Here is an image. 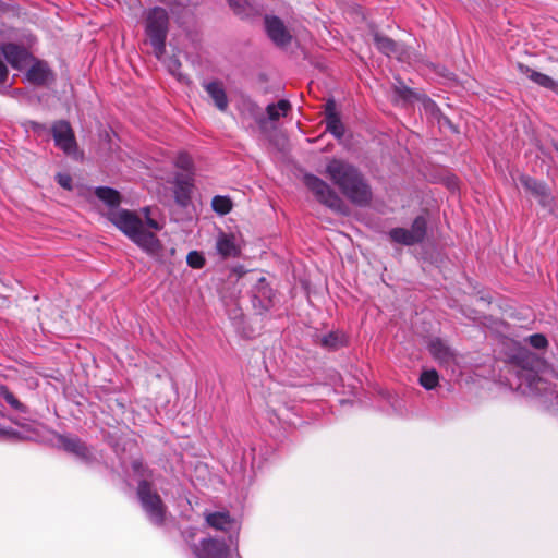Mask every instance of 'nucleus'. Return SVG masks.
I'll use <instances>...</instances> for the list:
<instances>
[{
	"label": "nucleus",
	"instance_id": "nucleus-15",
	"mask_svg": "<svg viewBox=\"0 0 558 558\" xmlns=\"http://www.w3.org/2000/svg\"><path fill=\"white\" fill-rule=\"evenodd\" d=\"M197 558H230V547L223 539L213 537L203 538L199 547L195 546Z\"/></svg>",
	"mask_w": 558,
	"mask_h": 558
},
{
	"label": "nucleus",
	"instance_id": "nucleus-17",
	"mask_svg": "<svg viewBox=\"0 0 558 558\" xmlns=\"http://www.w3.org/2000/svg\"><path fill=\"white\" fill-rule=\"evenodd\" d=\"M193 181L191 175L182 173H178L174 178V201L182 208H186L192 202Z\"/></svg>",
	"mask_w": 558,
	"mask_h": 558
},
{
	"label": "nucleus",
	"instance_id": "nucleus-19",
	"mask_svg": "<svg viewBox=\"0 0 558 558\" xmlns=\"http://www.w3.org/2000/svg\"><path fill=\"white\" fill-rule=\"evenodd\" d=\"M518 71L525 75L529 80H531L533 83L537 84L538 86L549 89L553 93H555L558 96V82L551 78L550 76L541 73L538 71L533 70L529 65L524 63H518L517 65Z\"/></svg>",
	"mask_w": 558,
	"mask_h": 558
},
{
	"label": "nucleus",
	"instance_id": "nucleus-22",
	"mask_svg": "<svg viewBox=\"0 0 558 558\" xmlns=\"http://www.w3.org/2000/svg\"><path fill=\"white\" fill-rule=\"evenodd\" d=\"M203 86L207 92L208 96L213 99L215 106L220 111L227 110L229 101L222 82L215 80L205 83Z\"/></svg>",
	"mask_w": 558,
	"mask_h": 558
},
{
	"label": "nucleus",
	"instance_id": "nucleus-20",
	"mask_svg": "<svg viewBox=\"0 0 558 558\" xmlns=\"http://www.w3.org/2000/svg\"><path fill=\"white\" fill-rule=\"evenodd\" d=\"M519 182L525 191L530 192L543 206H545V199L549 197V191L546 183L526 174H521L519 177Z\"/></svg>",
	"mask_w": 558,
	"mask_h": 558
},
{
	"label": "nucleus",
	"instance_id": "nucleus-39",
	"mask_svg": "<svg viewBox=\"0 0 558 558\" xmlns=\"http://www.w3.org/2000/svg\"><path fill=\"white\" fill-rule=\"evenodd\" d=\"M131 468L134 473H136L141 476H145L146 473L148 472V469L144 465V463L141 459L133 460L131 463Z\"/></svg>",
	"mask_w": 558,
	"mask_h": 558
},
{
	"label": "nucleus",
	"instance_id": "nucleus-21",
	"mask_svg": "<svg viewBox=\"0 0 558 558\" xmlns=\"http://www.w3.org/2000/svg\"><path fill=\"white\" fill-rule=\"evenodd\" d=\"M373 39L377 50L387 57H397L403 53V49L399 43L379 32L373 34Z\"/></svg>",
	"mask_w": 558,
	"mask_h": 558
},
{
	"label": "nucleus",
	"instance_id": "nucleus-27",
	"mask_svg": "<svg viewBox=\"0 0 558 558\" xmlns=\"http://www.w3.org/2000/svg\"><path fill=\"white\" fill-rule=\"evenodd\" d=\"M232 12L241 20H248L258 14L254 5L247 0H227Z\"/></svg>",
	"mask_w": 558,
	"mask_h": 558
},
{
	"label": "nucleus",
	"instance_id": "nucleus-37",
	"mask_svg": "<svg viewBox=\"0 0 558 558\" xmlns=\"http://www.w3.org/2000/svg\"><path fill=\"white\" fill-rule=\"evenodd\" d=\"M425 110L430 113V116L435 120H440V118L445 114L439 106L432 99H428V101L424 105Z\"/></svg>",
	"mask_w": 558,
	"mask_h": 558
},
{
	"label": "nucleus",
	"instance_id": "nucleus-30",
	"mask_svg": "<svg viewBox=\"0 0 558 558\" xmlns=\"http://www.w3.org/2000/svg\"><path fill=\"white\" fill-rule=\"evenodd\" d=\"M418 383L426 390H432V389L436 388V386L439 383L438 372L434 368L423 371L421 373Z\"/></svg>",
	"mask_w": 558,
	"mask_h": 558
},
{
	"label": "nucleus",
	"instance_id": "nucleus-6",
	"mask_svg": "<svg viewBox=\"0 0 558 558\" xmlns=\"http://www.w3.org/2000/svg\"><path fill=\"white\" fill-rule=\"evenodd\" d=\"M302 181L303 184L314 194L318 203L330 208L335 213L342 215L348 214L349 209L343 199L323 179L313 173H305Z\"/></svg>",
	"mask_w": 558,
	"mask_h": 558
},
{
	"label": "nucleus",
	"instance_id": "nucleus-10",
	"mask_svg": "<svg viewBox=\"0 0 558 558\" xmlns=\"http://www.w3.org/2000/svg\"><path fill=\"white\" fill-rule=\"evenodd\" d=\"M0 50L7 63L14 70L23 71L34 59L32 51L23 44L7 41L0 43Z\"/></svg>",
	"mask_w": 558,
	"mask_h": 558
},
{
	"label": "nucleus",
	"instance_id": "nucleus-16",
	"mask_svg": "<svg viewBox=\"0 0 558 558\" xmlns=\"http://www.w3.org/2000/svg\"><path fill=\"white\" fill-rule=\"evenodd\" d=\"M326 130L337 140H341L345 133V126L341 121L340 113L337 111V104L333 98L327 99L325 104Z\"/></svg>",
	"mask_w": 558,
	"mask_h": 558
},
{
	"label": "nucleus",
	"instance_id": "nucleus-25",
	"mask_svg": "<svg viewBox=\"0 0 558 558\" xmlns=\"http://www.w3.org/2000/svg\"><path fill=\"white\" fill-rule=\"evenodd\" d=\"M233 522L234 520L231 518L228 511H215L206 515V523L210 527L219 531H229Z\"/></svg>",
	"mask_w": 558,
	"mask_h": 558
},
{
	"label": "nucleus",
	"instance_id": "nucleus-28",
	"mask_svg": "<svg viewBox=\"0 0 558 558\" xmlns=\"http://www.w3.org/2000/svg\"><path fill=\"white\" fill-rule=\"evenodd\" d=\"M0 397L15 411L27 413L28 408L22 403L5 385H0Z\"/></svg>",
	"mask_w": 558,
	"mask_h": 558
},
{
	"label": "nucleus",
	"instance_id": "nucleus-24",
	"mask_svg": "<svg viewBox=\"0 0 558 558\" xmlns=\"http://www.w3.org/2000/svg\"><path fill=\"white\" fill-rule=\"evenodd\" d=\"M427 348L432 356L440 363H448L453 359L451 349L439 337L432 338Z\"/></svg>",
	"mask_w": 558,
	"mask_h": 558
},
{
	"label": "nucleus",
	"instance_id": "nucleus-32",
	"mask_svg": "<svg viewBox=\"0 0 558 558\" xmlns=\"http://www.w3.org/2000/svg\"><path fill=\"white\" fill-rule=\"evenodd\" d=\"M186 264L191 268L202 269L206 264V259L202 252L191 251L186 256Z\"/></svg>",
	"mask_w": 558,
	"mask_h": 558
},
{
	"label": "nucleus",
	"instance_id": "nucleus-34",
	"mask_svg": "<svg viewBox=\"0 0 558 558\" xmlns=\"http://www.w3.org/2000/svg\"><path fill=\"white\" fill-rule=\"evenodd\" d=\"M27 125L29 130L36 134L37 136H46L47 140L49 138V135L51 134V129H49L46 124L37 122V121H28Z\"/></svg>",
	"mask_w": 558,
	"mask_h": 558
},
{
	"label": "nucleus",
	"instance_id": "nucleus-2",
	"mask_svg": "<svg viewBox=\"0 0 558 558\" xmlns=\"http://www.w3.org/2000/svg\"><path fill=\"white\" fill-rule=\"evenodd\" d=\"M324 174L353 205L366 207L371 204L372 187L362 171L353 163L333 157L328 160Z\"/></svg>",
	"mask_w": 558,
	"mask_h": 558
},
{
	"label": "nucleus",
	"instance_id": "nucleus-38",
	"mask_svg": "<svg viewBox=\"0 0 558 558\" xmlns=\"http://www.w3.org/2000/svg\"><path fill=\"white\" fill-rule=\"evenodd\" d=\"M177 167L185 170V171H189L192 169L193 167V161L192 159L190 158L189 155L186 154H181L179 157H178V160H177Z\"/></svg>",
	"mask_w": 558,
	"mask_h": 558
},
{
	"label": "nucleus",
	"instance_id": "nucleus-41",
	"mask_svg": "<svg viewBox=\"0 0 558 558\" xmlns=\"http://www.w3.org/2000/svg\"><path fill=\"white\" fill-rule=\"evenodd\" d=\"M438 124L442 126H447L452 133H459V129L456 124L452 123L449 117L444 114L440 120H438Z\"/></svg>",
	"mask_w": 558,
	"mask_h": 558
},
{
	"label": "nucleus",
	"instance_id": "nucleus-43",
	"mask_svg": "<svg viewBox=\"0 0 558 558\" xmlns=\"http://www.w3.org/2000/svg\"><path fill=\"white\" fill-rule=\"evenodd\" d=\"M8 4L0 0V12H5Z\"/></svg>",
	"mask_w": 558,
	"mask_h": 558
},
{
	"label": "nucleus",
	"instance_id": "nucleus-31",
	"mask_svg": "<svg viewBox=\"0 0 558 558\" xmlns=\"http://www.w3.org/2000/svg\"><path fill=\"white\" fill-rule=\"evenodd\" d=\"M181 65V61L177 57H171L168 61V70L170 74L175 76L180 83L190 84V77L180 72Z\"/></svg>",
	"mask_w": 558,
	"mask_h": 558
},
{
	"label": "nucleus",
	"instance_id": "nucleus-14",
	"mask_svg": "<svg viewBox=\"0 0 558 558\" xmlns=\"http://www.w3.org/2000/svg\"><path fill=\"white\" fill-rule=\"evenodd\" d=\"M265 31L269 39L278 47H286L292 40V35L283 21L276 15H265Z\"/></svg>",
	"mask_w": 558,
	"mask_h": 558
},
{
	"label": "nucleus",
	"instance_id": "nucleus-7",
	"mask_svg": "<svg viewBox=\"0 0 558 558\" xmlns=\"http://www.w3.org/2000/svg\"><path fill=\"white\" fill-rule=\"evenodd\" d=\"M428 220L425 215H418L411 223V228L396 227L389 230L388 236L391 242L404 246L421 244L427 238Z\"/></svg>",
	"mask_w": 558,
	"mask_h": 558
},
{
	"label": "nucleus",
	"instance_id": "nucleus-9",
	"mask_svg": "<svg viewBox=\"0 0 558 558\" xmlns=\"http://www.w3.org/2000/svg\"><path fill=\"white\" fill-rule=\"evenodd\" d=\"M251 302L256 314L264 315L276 303V291L265 277H259L251 289Z\"/></svg>",
	"mask_w": 558,
	"mask_h": 558
},
{
	"label": "nucleus",
	"instance_id": "nucleus-11",
	"mask_svg": "<svg viewBox=\"0 0 558 558\" xmlns=\"http://www.w3.org/2000/svg\"><path fill=\"white\" fill-rule=\"evenodd\" d=\"M25 77L34 86L49 87L57 81V75L49 66L46 60L38 59L34 56L31 60Z\"/></svg>",
	"mask_w": 558,
	"mask_h": 558
},
{
	"label": "nucleus",
	"instance_id": "nucleus-13",
	"mask_svg": "<svg viewBox=\"0 0 558 558\" xmlns=\"http://www.w3.org/2000/svg\"><path fill=\"white\" fill-rule=\"evenodd\" d=\"M11 422L20 426L22 429H15L11 426L0 425V441L17 444L33 439V435L37 436L38 432L31 424L22 423L16 418H11Z\"/></svg>",
	"mask_w": 558,
	"mask_h": 558
},
{
	"label": "nucleus",
	"instance_id": "nucleus-33",
	"mask_svg": "<svg viewBox=\"0 0 558 558\" xmlns=\"http://www.w3.org/2000/svg\"><path fill=\"white\" fill-rule=\"evenodd\" d=\"M393 92L403 100H411L415 96V92L407 86L401 80H398V85L393 86Z\"/></svg>",
	"mask_w": 558,
	"mask_h": 558
},
{
	"label": "nucleus",
	"instance_id": "nucleus-36",
	"mask_svg": "<svg viewBox=\"0 0 558 558\" xmlns=\"http://www.w3.org/2000/svg\"><path fill=\"white\" fill-rule=\"evenodd\" d=\"M56 181L57 183L63 187L64 190L66 191H73L74 186H73V179L72 177L69 174V173H61V172H58L56 174Z\"/></svg>",
	"mask_w": 558,
	"mask_h": 558
},
{
	"label": "nucleus",
	"instance_id": "nucleus-8",
	"mask_svg": "<svg viewBox=\"0 0 558 558\" xmlns=\"http://www.w3.org/2000/svg\"><path fill=\"white\" fill-rule=\"evenodd\" d=\"M57 440L56 447L70 453L86 464L93 463L96 458L92 449L76 435L60 434L53 432Z\"/></svg>",
	"mask_w": 558,
	"mask_h": 558
},
{
	"label": "nucleus",
	"instance_id": "nucleus-29",
	"mask_svg": "<svg viewBox=\"0 0 558 558\" xmlns=\"http://www.w3.org/2000/svg\"><path fill=\"white\" fill-rule=\"evenodd\" d=\"M232 201L229 196L216 195L211 201V208L215 213L223 216L231 211Z\"/></svg>",
	"mask_w": 558,
	"mask_h": 558
},
{
	"label": "nucleus",
	"instance_id": "nucleus-4",
	"mask_svg": "<svg viewBox=\"0 0 558 558\" xmlns=\"http://www.w3.org/2000/svg\"><path fill=\"white\" fill-rule=\"evenodd\" d=\"M170 17L162 7L150 8L145 16V34L157 58L166 52Z\"/></svg>",
	"mask_w": 558,
	"mask_h": 558
},
{
	"label": "nucleus",
	"instance_id": "nucleus-5",
	"mask_svg": "<svg viewBox=\"0 0 558 558\" xmlns=\"http://www.w3.org/2000/svg\"><path fill=\"white\" fill-rule=\"evenodd\" d=\"M136 496L149 522L157 527L163 526L167 520L168 507L158 492L154 489L153 483L147 478L140 480Z\"/></svg>",
	"mask_w": 558,
	"mask_h": 558
},
{
	"label": "nucleus",
	"instance_id": "nucleus-44",
	"mask_svg": "<svg viewBox=\"0 0 558 558\" xmlns=\"http://www.w3.org/2000/svg\"><path fill=\"white\" fill-rule=\"evenodd\" d=\"M170 253L173 255L175 253V248H171Z\"/></svg>",
	"mask_w": 558,
	"mask_h": 558
},
{
	"label": "nucleus",
	"instance_id": "nucleus-3",
	"mask_svg": "<svg viewBox=\"0 0 558 558\" xmlns=\"http://www.w3.org/2000/svg\"><path fill=\"white\" fill-rule=\"evenodd\" d=\"M510 363L515 368L518 379L517 389L530 397H556L551 383L544 379L538 373L545 367V361L526 348H520L510 356Z\"/></svg>",
	"mask_w": 558,
	"mask_h": 558
},
{
	"label": "nucleus",
	"instance_id": "nucleus-42",
	"mask_svg": "<svg viewBox=\"0 0 558 558\" xmlns=\"http://www.w3.org/2000/svg\"><path fill=\"white\" fill-rule=\"evenodd\" d=\"M142 213L144 215V218L146 219V217H151L150 214H151V209L150 207L146 206V207H143L142 208Z\"/></svg>",
	"mask_w": 558,
	"mask_h": 558
},
{
	"label": "nucleus",
	"instance_id": "nucleus-23",
	"mask_svg": "<svg viewBox=\"0 0 558 558\" xmlns=\"http://www.w3.org/2000/svg\"><path fill=\"white\" fill-rule=\"evenodd\" d=\"M292 106L289 100L287 99H280L276 104H269L266 107V117H260L257 119V123L263 126L267 120L269 121H278L280 117H286L289 111H291Z\"/></svg>",
	"mask_w": 558,
	"mask_h": 558
},
{
	"label": "nucleus",
	"instance_id": "nucleus-1",
	"mask_svg": "<svg viewBox=\"0 0 558 558\" xmlns=\"http://www.w3.org/2000/svg\"><path fill=\"white\" fill-rule=\"evenodd\" d=\"M94 194L109 208L104 217L140 248L158 262L165 263L161 241L154 232L143 229L142 218L135 211L120 208L122 195L118 190L110 186H97Z\"/></svg>",
	"mask_w": 558,
	"mask_h": 558
},
{
	"label": "nucleus",
	"instance_id": "nucleus-12",
	"mask_svg": "<svg viewBox=\"0 0 558 558\" xmlns=\"http://www.w3.org/2000/svg\"><path fill=\"white\" fill-rule=\"evenodd\" d=\"M54 145L65 155H72L77 149L76 138L69 121L58 120L51 126Z\"/></svg>",
	"mask_w": 558,
	"mask_h": 558
},
{
	"label": "nucleus",
	"instance_id": "nucleus-40",
	"mask_svg": "<svg viewBox=\"0 0 558 558\" xmlns=\"http://www.w3.org/2000/svg\"><path fill=\"white\" fill-rule=\"evenodd\" d=\"M143 229H145V226L151 230H155V231H160L162 228H163V225L158 222L156 219L151 218V217H146V220H143Z\"/></svg>",
	"mask_w": 558,
	"mask_h": 558
},
{
	"label": "nucleus",
	"instance_id": "nucleus-26",
	"mask_svg": "<svg viewBox=\"0 0 558 558\" xmlns=\"http://www.w3.org/2000/svg\"><path fill=\"white\" fill-rule=\"evenodd\" d=\"M216 246L218 253L225 258L238 257L240 255V248L236 246L233 235L221 233L217 240Z\"/></svg>",
	"mask_w": 558,
	"mask_h": 558
},
{
	"label": "nucleus",
	"instance_id": "nucleus-18",
	"mask_svg": "<svg viewBox=\"0 0 558 558\" xmlns=\"http://www.w3.org/2000/svg\"><path fill=\"white\" fill-rule=\"evenodd\" d=\"M313 342L329 352L338 351L348 345L347 336L339 330L329 331L326 335L315 332Z\"/></svg>",
	"mask_w": 558,
	"mask_h": 558
},
{
	"label": "nucleus",
	"instance_id": "nucleus-35",
	"mask_svg": "<svg viewBox=\"0 0 558 558\" xmlns=\"http://www.w3.org/2000/svg\"><path fill=\"white\" fill-rule=\"evenodd\" d=\"M529 343L538 350L546 349L548 347L547 338L542 333H534L529 337Z\"/></svg>",
	"mask_w": 558,
	"mask_h": 558
}]
</instances>
